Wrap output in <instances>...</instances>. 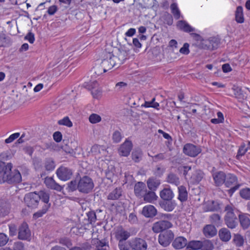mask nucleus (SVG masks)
<instances>
[{
  "label": "nucleus",
  "instance_id": "1",
  "mask_svg": "<svg viewBox=\"0 0 250 250\" xmlns=\"http://www.w3.org/2000/svg\"><path fill=\"white\" fill-rule=\"evenodd\" d=\"M225 211L226 214L225 216V222L226 225L230 229H234L238 225V220L237 217L238 212L232 205H228L225 207Z\"/></svg>",
  "mask_w": 250,
  "mask_h": 250
},
{
  "label": "nucleus",
  "instance_id": "2",
  "mask_svg": "<svg viewBox=\"0 0 250 250\" xmlns=\"http://www.w3.org/2000/svg\"><path fill=\"white\" fill-rule=\"evenodd\" d=\"M21 181V176L20 171L16 169L10 168L7 172H4L1 179H0V183L6 182L9 184H16Z\"/></svg>",
  "mask_w": 250,
  "mask_h": 250
},
{
  "label": "nucleus",
  "instance_id": "3",
  "mask_svg": "<svg viewBox=\"0 0 250 250\" xmlns=\"http://www.w3.org/2000/svg\"><path fill=\"white\" fill-rule=\"evenodd\" d=\"M94 187V184L92 178L88 176L80 177L78 180V191L83 194L91 192Z\"/></svg>",
  "mask_w": 250,
  "mask_h": 250
},
{
  "label": "nucleus",
  "instance_id": "4",
  "mask_svg": "<svg viewBox=\"0 0 250 250\" xmlns=\"http://www.w3.org/2000/svg\"><path fill=\"white\" fill-rule=\"evenodd\" d=\"M172 224L168 221L160 220L155 222L152 227V230L155 233L163 232L172 227Z\"/></svg>",
  "mask_w": 250,
  "mask_h": 250
},
{
  "label": "nucleus",
  "instance_id": "5",
  "mask_svg": "<svg viewBox=\"0 0 250 250\" xmlns=\"http://www.w3.org/2000/svg\"><path fill=\"white\" fill-rule=\"evenodd\" d=\"M39 197L36 192H30L26 194L24 197L25 204L28 208H36L39 203Z\"/></svg>",
  "mask_w": 250,
  "mask_h": 250
},
{
  "label": "nucleus",
  "instance_id": "6",
  "mask_svg": "<svg viewBox=\"0 0 250 250\" xmlns=\"http://www.w3.org/2000/svg\"><path fill=\"white\" fill-rule=\"evenodd\" d=\"M183 153L190 157H196L202 151L201 147L192 144L188 143L185 145L183 149Z\"/></svg>",
  "mask_w": 250,
  "mask_h": 250
},
{
  "label": "nucleus",
  "instance_id": "7",
  "mask_svg": "<svg viewBox=\"0 0 250 250\" xmlns=\"http://www.w3.org/2000/svg\"><path fill=\"white\" fill-rule=\"evenodd\" d=\"M174 236V233L171 230H166L159 234V243L163 247H167L173 240Z\"/></svg>",
  "mask_w": 250,
  "mask_h": 250
},
{
  "label": "nucleus",
  "instance_id": "8",
  "mask_svg": "<svg viewBox=\"0 0 250 250\" xmlns=\"http://www.w3.org/2000/svg\"><path fill=\"white\" fill-rule=\"evenodd\" d=\"M56 173L59 179L65 181L71 179L73 172L70 168L61 166L57 169Z\"/></svg>",
  "mask_w": 250,
  "mask_h": 250
},
{
  "label": "nucleus",
  "instance_id": "9",
  "mask_svg": "<svg viewBox=\"0 0 250 250\" xmlns=\"http://www.w3.org/2000/svg\"><path fill=\"white\" fill-rule=\"evenodd\" d=\"M129 245L134 250H146L147 244L146 241L140 238H134L129 241Z\"/></svg>",
  "mask_w": 250,
  "mask_h": 250
},
{
  "label": "nucleus",
  "instance_id": "10",
  "mask_svg": "<svg viewBox=\"0 0 250 250\" xmlns=\"http://www.w3.org/2000/svg\"><path fill=\"white\" fill-rule=\"evenodd\" d=\"M203 209L205 212L217 211L221 209L220 205L217 201L208 200L203 205Z\"/></svg>",
  "mask_w": 250,
  "mask_h": 250
},
{
  "label": "nucleus",
  "instance_id": "11",
  "mask_svg": "<svg viewBox=\"0 0 250 250\" xmlns=\"http://www.w3.org/2000/svg\"><path fill=\"white\" fill-rule=\"evenodd\" d=\"M132 143L131 141L126 140L125 142L121 145L119 148V154L122 156L126 157L130 154L132 148Z\"/></svg>",
  "mask_w": 250,
  "mask_h": 250
},
{
  "label": "nucleus",
  "instance_id": "12",
  "mask_svg": "<svg viewBox=\"0 0 250 250\" xmlns=\"http://www.w3.org/2000/svg\"><path fill=\"white\" fill-rule=\"evenodd\" d=\"M30 236V231L28 225L23 223L19 229L18 238L21 240H26Z\"/></svg>",
  "mask_w": 250,
  "mask_h": 250
},
{
  "label": "nucleus",
  "instance_id": "13",
  "mask_svg": "<svg viewBox=\"0 0 250 250\" xmlns=\"http://www.w3.org/2000/svg\"><path fill=\"white\" fill-rule=\"evenodd\" d=\"M134 194L139 198H143L147 188L146 184L142 182H138L136 183L134 187Z\"/></svg>",
  "mask_w": 250,
  "mask_h": 250
},
{
  "label": "nucleus",
  "instance_id": "14",
  "mask_svg": "<svg viewBox=\"0 0 250 250\" xmlns=\"http://www.w3.org/2000/svg\"><path fill=\"white\" fill-rule=\"evenodd\" d=\"M44 182L48 188L52 189L61 191L63 189V187L57 183L51 177H45Z\"/></svg>",
  "mask_w": 250,
  "mask_h": 250
},
{
  "label": "nucleus",
  "instance_id": "15",
  "mask_svg": "<svg viewBox=\"0 0 250 250\" xmlns=\"http://www.w3.org/2000/svg\"><path fill=\"white\" fill-rule=\"evenodd\" d=\"M215 185L220 187L224 184L226 178V174L223 171H219L214 172L212 174Z\"/></svg>",
  "mask_w": 250,
  "mask_h": 250
},
{
  "label": "nucleus",
  "instance_id": "16",
  "mask_svg": "<svg viewBox=\"0 0 250 250\" xmlns=\"http://www.w3.org/2000/svg\"><path fill=\"white\" fill-rule=\"evenodd\" d=\"M156 208L152 205L145 206L142 209V214L147 218H153L157 214Z\"/></svg>",
  "mask_w": 250,
  "mask_h": 250
},
{
  "label": "nucleus",
  "instance_id": "17",
  "mask_svg": "<svg viewBox=\"0 0 250 250\" xmlns=\"http://www.w3.org/2000/svg\"><path fill=\"white\" fill-rule=\"evenodd\" d=\"M172 245L175 249L179 250L188 246V240L184 237H177L173 241Z\"/></svg>",
  "mask_w": 250,
  "mask_h": 250
},
{
  "label": "nucleus",
  "instance_id": "18",
  "mask_svg": "<svg viewBox=\"0 0 250 250\" xmlns=\"http://www.w3.org/2000/svg\"><path fill=\"white\" fill-rule=\"evenodd\" d=\"M115 53L118 59L116 63L118 64H122L127 59L128 52L122 48H118Z\"/></svg>",
  "mask_w": 250,
  "mask_h": 250
},
{
  "label": "nucleus",
  "instance_id": "19",
  "mask_svg": "<svg viewBox=\"0 0 250 250\" xmlns=\"http://www.w3.org/2000/svg\"><path fill=\"white\" fill-rule=\"evenodd\" d=\"M204 176V172L201 170H196L192 173L190 177V183L193 184H198Z\"/></svg>",
  "mask_w": 250,
  "mask_h": 250
},
{
  "label": "nucleus",
  "instance_id": "20",
  "mask_svg": "<svg viewBox=\"0 0 250 250\" xmlns=\"http://www.w3.org/2000/svg\"><path fill=\"white\" fill-rule=\"evenodd\" d=\"M161 207L167 211H171L176 206L175 201L172 200L162 201L159 203Z\"/></svg>",
  "mask_w": 250,
  "mask_h": 250
},
{
  "label": "nucleus",
  "instance_id": "21",
  "mask_svg": "<svg viewBox=\"0 0 250 250\" xmlns=\"http://www.w3.org/2000/svg\"><path fill=\"white\" fill-rule=\"evenodd\" d=\"M217 229L213 225H207L203 229V233L206 237H213L217 234Z\"/></svg>",
  "mask_w": 250,
  "mask_h": 250
},
{
  "label": "nucleus",
  "instance_id": "22",
  "mask_svg": "<svg viewBox=\"0 0 250 250\" xmlns=\"http://www.w3.org/2000/svg\"><path fill=\"white\" fill-rule=\"evenodd\" d=\"M178 199L184 203L188 200V192L187 188L184 186H180L178 188Z\"/></svg>",
  "mask_w": 250,
  "mask_h": 250
},
{
  "label": "nucleus",
  "instance_id": "23",
  "mask_svg": "<svg viewBox=\"0 0 250 250\" xmlns=\"http://www.w3.org/2000/svg\"><path fill=\"white\" fill-rule=\"evenodd\" d=\"M174 195L173 192L170 188H164L160 192V196L163 201L172 200Z\"/></svg>",
  "mask_w": 250,
  "mask_h": 250
},
{
  "label": "nucleus",
  "instance_id": "24",
  "mask_svg": "<svg viewBox=\"0 0 250 250\" xmlns=\"http://www.w3.org/2000/svg\"><path fill=\"white\" fill-rule=\"evenodd\" d=\"M239 220L241 227L244 229H248L250 226V219L249 215L247 214H238Z\"/></svg>",
  "mask_w": 250,
  "mask_h": 250
},
{
  "label": "nucleus",
  "instance_id": "25",
  "mask_svg": "<svg viewBox=\"0 0 250 250\" xmlns=\"http://www.w3.org/2000/svg\"><path fill=\"white\" fill-rule=\"evenodd\" d=\"M166 181L169 184L178 186L180 184V179L178 175L174 173L170 172L166 177Z\"/></svg>",
  "mask_w": 250,
  "mask_h": 250
},
{
  "label": "nucleus",
  "instance_id": "26",
  "mask_svg": "<svg viewBox=\"0 0 250 250\" xmlns=\"http://www.w3.org/2000/svg\"><path fill=\"white\" fill-rule=\"evenodd\" d=\"M160 184V180L154 177H150L147 181V187L151 190H156Z\"/></svg>",
  "mask_w": 250,
  "mask_h": 250
},
{
  "label": "nucleus",
  "instance_id": "27",
  "mask_svg": "<svg viewBox=\"0 0 250 250\" xmlns=\"http://www.w3.org/2000/svg\"><path fill=\"white\" fill-rule=\"evenodd\" d=\"M144 200L148 203H152L157 200L158 198L154 190H147L143 196Z\"/></svg>",
  "mask_w": 250,
  "mask_h": 250
},
{
  "label": "nucleus",
  "instance_id": "28",
  "mask_svg": "<svg viewBox=\"0 0 250 250\" xmlns=\"http://www.w3.org/2000/svg\"><path fill=\"white\" fill-rule=\"evenodd\" d=\"M130 234L129 232L123 229H118L116 234V238L119 241H124L127 239Z\"/></svg>",
  "mask_w": 250,
  "mask_h": 250
},
{
  "label": "nucleus",
  "instance_id": "29",
  "mask_svg": "<svg viewBox=\"0 0 250 250\" xmlns=\"http://www.w3.org/2000/svg\"><path fill=\"white\" fill-rule=\"evenodd\" d=\"M122 190L121 188H116L112 190L107 196L108 200H118L122 196Z\"/></svg>",
  "mask_w": 250,
  "mask_h": 250
},
{
  "label": "nucleus",
  "instance_id": "30",
  "mask_svg": "<svg viewBox=\"0 0 250 250\" xmlns=\"http://www.w3.org/2000/svg\"><path fill=\"white\" fill-rule=\"evenodd\" d=\"M220 239L224 242H228L231 238L230 231L226 228H222L219 231Z\"/></svg>",
  "mask_w": 250,
  "mask_h": 250
},
{
  "label": "nucleus",
  "instance_id": "31",
  "mask_svg": "<svg viewBox=\"0 0 250 250\" xmlns=\"http://www.w3.org/2000/svg\"><path fill=\"white\" fill-rule=\"evenodd\" d=\"M237 178L236 176L233 174L229 173L226 175L225 182L224 183L225 186L229 188L237 183Z\"/></svg>",
  "mask_w": 250,
  "mask_h": 250
},
{
  "label": "nucleus",
  "instance_id": "32",
  "mask_svg": "<svg viewBox=\"0 0 250 250\" xmlns=\"http://www.w3.org/2000/svg\"><path fill=\"white\" fill-rule=\"evenodd\" d=\"M177 26L181 30L188 33L193 32L194 28L189 25L187 22L183 21H180L178 22Z\"/></svg>",
  "mask_w": 250,
  "mask_h": 250
},
{
  "label": "nucleus",
  "instance_id": "33",
  "mask_svg": "<svg viewBox=\"0 0 250 250\" xmlns=\"http://www.w3.org/2000/svg\"><path fill=\"white\" fill-rule=\"evenodd\" d=\"M202 241L199 240H192L188 242L187 249L190 250H198L201 249Z\"/></svg>",
  "mask_w": 250,
  "mask_h": 250
},
{
  "label": "nucleus",
  "instance_id": "34",
  "mask_svg": "<svg viewBox=\"0 0 250 250\" xmlns=\"http://www.w3.org/2000/svg\"><path fill=\"white\" fill-rule=\"evenodd\" d=\"M235 20L237 22L242 23L244 22L243 9L241 6L237 7L235 11Z\"/></svg>",
  "mask_w": 250,
  "mask_h": 250
},
{
  "label": "nucleus",
  "instance_id": "35",
  "mask_svg": "<svg viewBox=\"0 0 250 250\" xmlns=\"http://www.w3.org/2000/svg\"><path fill=\"white\" fill-rule=\"evenodd\" d=\"M210 222L214 226H220L222 224L221 216L218 214H213L209 216Z\"/></svg>",
  "mask_w": 250,
  "mask_h": 250
},
{
  "label": "nucleus",
  "instance_id": "36",
  "mask_svg": "<svg viewBox=\"0 0 250 250\" xmlns=\"http://www.w3.org/2000/svg\"><path fill=\"white\" fill-rule=\"evenodd\" d=\"M37 195H38V196L39 197V201L41 200L42 202L45 203V205H51L50 203H49L50 194L48 192L41 190L39 191L38 193H37Z\"/></svg>",
  "mask_w": 250,
  "mask_h": 250
},
{
  "label": "nucleus",
  "instance_id": "37",
  "mask_svg": "<svg viewBox=\"0 0 250 250\" xmlns=\"http://www.w3.org/2000/svg\"><path fill=\"white\" fill-rule=\"evenodd\" d=\"M96 250H109L108 242L104 239L97 242Z\"/></svg>",
  "mask_w": 250,
  "mask_h": 250
},
{
  "label": "nucleus",
  "instance_id": "38",
  "mask_svg": "<svg viewBox=\"0 0 250 250\" xmlns=\"http://www.w3.org/2000/svg\"><path fill=\"white\" fill-rule=\"evenodd\" d=\"M104 57L105 58L103 60L101 64H102L103 66L105 69L106 71H107V70L113 68V67H115V64L116 63H112V62H110L109 61V58H107V56H105V54H104Z\"/></svg>",
  "mask_w": 250,
  "mask_h": 250
},
{
  "label": "nucleus",
  "instance_id": "39",
  "mask_svg": "<svg viewBox=\"0 0 250 250\" xmlns=\"http://www.w3.org/2000/svg\"><path fill=\"white\" fill-rule=\"evenodd\" d=\"M143 152L140 149L133 150L131 154L132 160L136 163L139 162L142 158Z\"/></svg>",
  "mask_w": 250,
  "mask_h": 250
},
{
  "label": "nucleus",
  "instance_id": "40",
  "mask_svg": "<svg viewBox=\"0 0 250 250\" xmlns=\"http://www.w3.org/2000/svg\"><path fill=\"white\" fill-rule=\"evenodd\" d=\"M50 207V204L44 205L41 210L38 211L33 214V218L37 219L42 216L48 210V208Z\"/></svg>",
  "mask_w": 250,
  "mask_h": 250
},
{
  "label": "nucleus",
  "instance_id": "41",
  "mask_svg": "<svg viewBox=\"0 0 250 250\" xmlns=\"http://www.w3.org/2000/svg\"><path fill=\"white\" fill-rule=\"evenodd\" d=\"M96 84H97L96 81H94L92 83L91 94L93 98L98 99L101 96L102 94V90L101 88L95 89L94 87L96 86Z\"/></svg>",
  "mask_w": 250,
  "mask_h": 250
},
{
  "label": "nucleus",
  "instance_id": "42",
  "mask_svg": "<svg viewBox=\"0 0 250 250\" xmlns=\"http://www.w3.org/2000/svg\"><path fill=\"white\" fill-rule=\"evenodd\" d=\"M41 148L43 150H54L56 147V144L53 142H43L40 146Z\"/></svg>",
  "mask_w": 250,
  "mask_h": 250
},
{
  "label": "nucleus",
  "instance_id": "43",
  "mask_svg": "<svg viewBox=\"0 0 250 250\" xmlns=\"http://www.w3.org/2000/svg\"><path fill=\"white\" fill-rule=\"evenodd\" d=\"M13 168V165L11 163H6L0 161V174L2 173V175L4 174L5 172H7L8 170Z\"/></svg>",
  "mask_w": 250,
  "mask_h": 250
},
{
  "label": "nucleus",
  "instance_id": "44",
  "mask_svg": "<svg viewBox=\"0 0 250 250\" xmlns=\"http://www.w3.org/2000/svg\"><path fill=\"white\" fill-rule=\"evenodd\" d=\"M239 195L242 198L245 200H250V188H246L240 189Z\"/></svg>",
  "mask_w": 250,
  "mask_h": 250
},
{
  "label": "nucleus",
  "instance_id": "45",
  "mask_svg": "<svg viewBox=\"0 0 250 250\" xmlns=\"http://www.w3.org/2000/svg\"><path fill=\"white\" fill-rule=\"evenodd\" d=\"M202 250H213L214 249V246L213 243L210 240H205L202 241Z\"/></svg>",
  "mask_w": 250,
  "mask_h": 250
},
{
  "label": "nucleus",
  "instance_id": "46",
  "mask_svg": "<svg viewBox=\"0 0 250 250\" xmlns=\"http://www.w3.org/2000/svg\"><path fill=\"white\" fill-rule=\"evenodd\" d=\"M44 167L47 171L53 170L55 167L54 161L51 158L46 159L45 161Z\"/></svg>",
  "mask_w": 250,
  "mask_h": 250
},
{
  "label": "nucleus",
  "instance_id": "47",
  "mask_svg": "<svg viewBox=\"0 0 250 250\" xmlns=\"http://www.w3.org/2000/svg\"><path fill=\"white\" fill-rule=\"evenodd\" d=\"M171 12L175 19L178 20L180 17V12L177 7V4L173 3L170 5Z\"/></svg>",
  "mask_w": 250,
  "mask_h": 250
},
{
  "label": "nucleus",
  "instance_id": "48",
  "mask_svg": "<svg viewBox=\"0 0 250 250\" xmlns=\"http://www.w3.org/2000/svg\"><path fill=\"white\" fill-rule=\"evenodd\" d=\"M123 138L121 132L119 130H115L112 134V139L114 143H118L121 142Z\"/></svg>",
  "mask_w": 250,
  "mask_h": 250
},
{
  "label": "nucleus",
  "instance_id": "49",
  "mask_svg": "<svg viewBox=\"0 0 250 250\" xmlns=\"http://www.w3.org/2000/svg\"><path fill=\"white\" fill-rule=\"evenodd\" d=\"M92 71L98 76L106 72L101 63L100 64L96 65L94 66Z\"/></svg>",
  "mask_w": 250,
  "mask_h": 250
},
{
  "label": "nucleus",
  "instance_id": "50",
  "mask_svg": "<svg viewBox=\"0 0 250 250\" xmlns=\"http://www.w3.org/2000/svg\"><path fill=\"white\" fill-rule=\"evenodd\" d=\"M67 189L69 191H74L78 190V181L76 180H72L67 184Z\"/></svg>",
  "mask_w": 250,
  "mask_h": 250
},
{
  "label": "nucleus",
  "instance_id": "51",
  "mask_svg": "<svg viewBox=\"0 0 250 250\" xmlns=\"http://www.w3.org/2000/svg\"><path fill=\"white\" fill-rule=\"evenodd\" d=\"M209 46L212 50L217 49L219 46V43H220L219 40L216 38H211L209 40Z\"/></svg>",
  "mask_w": 250,
  "mask_h": 250
},
{
  "label": "nucleus",
  "instance_id": "52",
  "mask_svg": "<svg viewBox=\"0 0 250 250\" xmlns=\"http://www.w3.org/2000/svg\"><path fill=\"white\" fill-rule=\"evenodd\" d=\"M9 208L6 203L0 205V217H3L9 213Z\"/></svg>",
  "mask_w": 250,
  "mask_h": 250
},
{
  "label": "nucleus",
  "instance_id": "53",
  "mask_svg": "<svg viewBox=\"0 0 250 250\" xmlns=\"http://www.w3.org/2000/svg\"><path fill=\"white\" fill-rule=\"evenodd\" d=\"M233 241L237 246H242L244 244L243 237L240 234H235Z\"/></svg>",
  "mask_w": 250,
  "mask_h": 250
},
{
  "label": "nucleus",
  "instance_id": "54",
  "mask_svg": "<svg viewBox=\"0 0 250 250\" xmlns=\"http://www.w3.org/2000/svg\"><path fill=\"white\" fill-rule=\"evenodd\" d=\"M59 243L67 248H69L72 246L71 240L66 237L60 238L59 239Z\"/></svg>",
  "mask_w": 250,
  "mask_h": 250
},
{
  "label": "nucleus",
  "instance_id": "55",
  "mask_svg": "<svg viewBox=\"0 0 250 250\" xmlns=\"http://www.w3.org/2000/svg\"><path fill=\"white\" fill-rule=\"evenodd\" d=\"M247 151V150L246 144H242L238 150L236 158L239 159L241 157L245 155Z\"/></svg>",
  "mask_w": 250,
  "mask_h": 250
},
{
  "label": "nucleus",
  "instance_id": "56",
  "mask_svg": "<svg viewBox=\"0 0 250 250\" xmlns=\"http://www.w3.org/2000/svg\"><path fill=\"white\" fill-rule=\"evenodd\" d=\"M9 42V39L6 35L3 33H0V47L5 46Z\"/></svg>",
  "mask_w": 250,
  "mask_h": 250
},
{
  "label": "nucleus",
  "instance_id": "57",
  "mask_svg": "<svg viewBox=\"0 0 250 250\" xmlns=\"http://www.w3.org/2000/svg\"><path fill=\"white\" fill-rule=\"evenodd\" d=\"M58 124L60 125H63L68 127H71L73 125L72 122L68 117H65L62 120L58 121Z\"/></svg>",
  "mask_w": 250,
  "mask_h": 250
},
{
  "label": "nucleus",
  "instance_id": "58",
  "mask_svg": "<svg viewBox=\"0 0 250 250\" xmlns=\"http://www.w3.org/2000/svg\"><path fill=\"white\" fill-rule=\"evenodd\" d=\"M234 94L236 98L239 100H243L245 98V96L243 94L241 88L239 87H236L234 89Z\"/></svg>",
  "mask_w": 250,
  "mask_h": 250
},
{
  "label": "nucleus",
  "instance_id": "59",
  "mask_svg": "<svg viewBox=\"0 0 250 250\" xmlns=\"http://www.w3.org/2000/svg\"><path fill=\"white\" fill-rule=\"evenodd\" d=\"M118 247L120 250H130L129 243L124 241H119L118 243Z\"/></svg>",
  "mask_w": 250,
  "mask_h": 250
},
{
  "label": "nucleus",
  "instance_id": "60",
  "mask_svg": "<svg viewBox=\"0 0 250 250\" xmlns=\"http://www.w3.org/2000/svg\"><path fill=\"white\" fill-rule=\"evenodd\" d=\"M87 216L88 217V220L90 224H92L96 221V213L94 211H89L87 213Z\"/></svg>",
  "mask_w": 250,
  "mask_h": 250
},
{
  "label": "nucleus",
  "instance_id": "61",
  "mask_svg": "<svg viewBox=\"0 0 250 250\" xmlns=\"http://www.w3.org/2000/svg\"><path fill=\"white\" fill-rule=\"evenodd\" d=\"M89 120L92 124L99 123L101 120V117L96 114H92L89 117Z\"/></svg>",
  "mask_w": 250,
  "mask_h": 250
},
{
  "label": "nucleus",
  "instance_id": "62",
  "mask_svg": "<svg viewBox=\"0 0 250 250\" xmlns=\"http://www.w3.org/2000/svg\"><path fill=\"white\" fill-rule=\"evenodd\" d=\"M148 155L149 156H150L152 158V161L154 162H157L163 160L166 158L165 153H160L153 156H151L149 153Z\"/></svg>",
  "mask_w": 250,
  "mask_h": 250
},
{
  "label": "nucleus",
  "instance_id": "63",
  "mask_svg": "<svg viewBox=\"0 0 250 250\" xmlns=\"http://www.w3.org/2000/svg\"><path fill=\"white\" fill-rule=\"evenodd\" d=\"M9 238L4 233H0V247L5 245L8 242Z\"/></svg>",
  "mask_w": 250,
  "mask_h": 250
},
{
  "label": "nucleus",
  "instance_id": "64",
  "mask_svg": "<svg viewBox=\"0 0 250 250\" xmlns=\"http://www.w3.org/2000/svg\"><path fill=\"white\" fill-rule=\"evenodd\" d=\"M9 229V234L11 236H14L17 234V227L14 224H10L8 225Z\"/></svg>",
  "mask_w": 250,
  "mask_h": 250
}]
</instances>
